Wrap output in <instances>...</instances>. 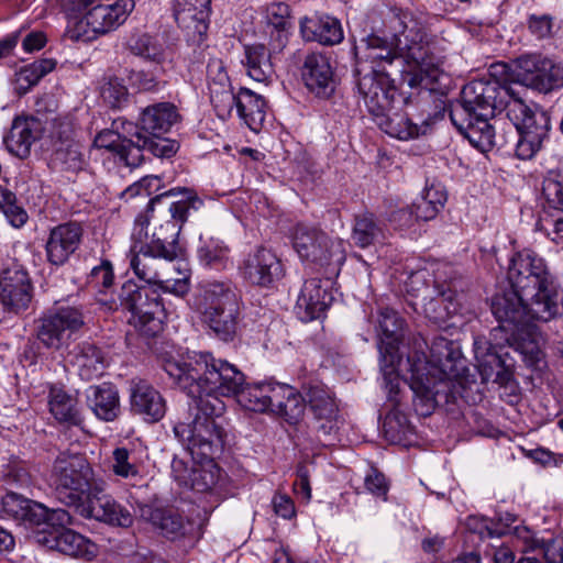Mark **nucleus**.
<instances>
[{
	"label": "nucleus",
	"instance_id": "4be33fe9",
	"mask_svg": "<svg viewBox=\"0 0 563 563\" xmlns=\"http://www.w3.org/2000/svg\"><path fill=\"white\" fill-rule=\"evenodd\" d=\"M129 404L133 415L146 422L162 420L166 413V401L162 394L147 380L133 378L129 385Z\"/></svg>",
	"mask_w": 563,
	"mask_h": 563
},
{
	"label": "nucleus",
	"instance_id": "c9c22d12",
	"mask_svg": "<svg viewBox=\"0 0 563 563\" xmlns=\"http://www.w3.org/2000/svg\"><path fill=\"white\" fill-rule=\"evenodd\" d=\"M267 104L265 99L249 88L238 91L236 114L253 132H260L266 118Z\"/></svg>",
	"mask_w": 563,
	"mask_h": 563
},
{
	"label": "nucleus",
	"instance_id": "f03ea898",
	"mask_svg": "<svg viewBox=\"0 0 563 563\" xmlns=\"http://www.w3.org/2000/svg\"><path fill=\"white\" fill-rule=\"evenodd\" d=\"M367 20L354 53L358 63L369 64L371 73H388L387 68L400 56L427 74L438 67L431 38L410 12L390 8L371 13Z\"/></svg>",
	"mask_w": 563,
	"mask_h": 563
},
{
	"label": "nucleus",
	"instance_id": "338daca9",
	"mask_svg": "<svg viewBox=\"0 0 563 563\" xmlns=\"http://www.w3.org/2000/svg\"><path fill=\"white\" fill-rule=\"evenodd\" d=\"M113 473L121 477L135 476L139 473L137 466L132 461V452L126 448H117L113 453Z\"/></svg>",
	"mask_w": 563,
	"mask_h": 563
},
{
	"label": "nucleus",
	"instance_id": "680f3d73",
	"mask_svg": "<svg viewBox=\"0 0 563 563\" xmlns=\"http://www.w3.org/2000/svg\"><path fill=\"white\" fill-rule=\"evenodd\" d=\"M161 187L162 179L158 176L148 175L130 185L124 191H122L121 198L125 201L135 197L147 198L153 194H156Z\"/></svg>",
	"mask_w": 563,
	"mask_h": 563
},
{
	"label": "nucleus",
	"instance_id": "39448f33",
	"mask_svg": "<svg viewBox=\"0 0 563 563\" xmlns=\"http://www.w3.org/2000/svg\"><path fill=\"white\" fill-rule=\"evenodd\" d=\"M224 411V402L217 397L190 399L188 421L175 423V437L198 462L214 459L224 451L228 438Z\"/></svg>",
	"mask_w": 563,
	"mask_h": 563
},
{
	"label": "nucleus",
	"instance_id": "5fc2aeb1",
	"mask_svg": "<svg viewBox=\"0 0 563 563\" xmlns=\"http://www.w3.org/2000/svg\"><path fill=\"white\" fill-rule=\"evenodd\" d=\"M0 210L14 228H22L27 222V212L16 203L15 194L2 185H0Z\"/></svg>",
	"mask_w": 563,
	"mask_h": 563
},
{
	"label": "nucleus",
	"instance_id": "c756f323",
	"mask_svg": "<svg viewBox=\"0 0 563 563\" xmlns=\"http://www.w3.org/2000/svg\"><path fill=\"white\" fill-rule=\"evenodd\" d=\"M241 320L240 302L200 318L207 333L223 343L236 339Z\"/></svg>",
	"mask_w": 563,
	"mask_h": 563
},
{
	"label": "nucleus",
	"instance_id": "20e7f679",
	"mask_svg": "<svg viewBox=\"0 0 563 563\" xmlns=\"http://www.w3.org/2000/svg\"><path fill=\"white\" fill-rule=\"evenodd\" d=\"M164 369L192 400L236 396L245 385V375L238 366L210 352H200L189 362L167 360Z\"/></svg>",
	"mask_w": 563,
	"mask_h": 563
},
{
	"label": "nucleus",
	"instance_id": "7ed1b4c3",
	"mask_svg": "<svg viewBox=\"0 0 563 563\" xmlns=\"http://www.w3.org/2000/svg\"><path fill=\"white\" fill-rule=\"evenodd\" d=\"M409 387L413 409L421 417L430 416L437 406L463 397V375L466 369L461 351L443 336L433 339L429 358L408 356Z\"/></svg>",
	"mask_w": 563,
	"mask_h": 563
},
{
	"label": "nucleus",
	"instance_id": "473e14b6",
	"mask_svg": "<svg viewBox=\"0 0 563 563\" xmlns=\"http://www.w3.org/2000/svg\"><path fill=\"white\" fill-rule=\"evenodd\" d=\"M180 114L172 102L151 104L142 110L139 123L141 130L152 136H162L179 122Z\"/></svg>",
	"mask_w": 563,
	"mask_h": 563
},
{
	"label": "nucleus",
	"instance_id": "72a5a7b5",
	"mask_svg": "<svg viewBox=\"0 0 563 563\" xmlns=\"http://www.w3.org/2000/svg\"><path fill=\"white\" fill-rule=\"evenodd\" d=\"M1 508L13 520L30 526L42 525L46 514L44 505L13 492L1 497Z\"/></svg>",
	"mask_w": 563,
	"mask_h": 563
},
{
	"label": "nucleus",
	"instance_id": "b1692460",
	"mask_svg": "<svg viewBox=\"0 0 563 563\" xmlns=\"http://www.w3.org/2000/svg\"><path fill=\"white\" fill-rule=\"evenodd\" d=\"M301 78L309 91L319 98H329L335 89L334 74L327 54L311 52L305 56Z\"/></svg>",
	"mask_w": 563,
	"mask_h": 563
},
{
	"label": "nucleus",
	"instance_id": "a878e982",
	"mask_svg": "<svg viewBox=\"0 0 563 563\" xmlns=\"http://www.w3.org/2000/svg\"><path fill=\"white\" fill-rule=\"evenodd\" d=\"M134 9V0H117L111 4H99L85 15L86 25L96 34H106L125 22Z\"/></svg>",
	"mask_w": 563,
	"mask_h": 563
},
{
	"label": "nucleus",
	"instance_id": "bb28decb",
	"mask_svg": "<svg viewBox=\"0 0 563 563\" xmlns=\"http://www.w3.org/2000/svg\"><path fill=\"white\" fill-rule=\"evenodd\" d=\"M68 362L76 367L84 380H92L102 375L106 368V356L93 341L85 340L76 343L67 353Z\"/></svg>",
	"mask_w": 563,
	"mask_h": 563
},
{
	"label": "nucleus",
	"instance_id": "603ef678",
	"mask_svg": "<svg viewBox=\"0 0 563 563\" xmlns=\"http://www.w3.org/2000/svg\"><path fill=\"white\" fill-rule=\"evenodd\" d=\"M242 407L254 412L269 411L267 383L262 382L254 385H244L236 395Z\"/></svg>",
	"mask_w": 563,
	"mask_h": 563
},
{
	"label": "nucleus",
	"instance_id": "cd10ccee",
	"mask_svg": "<svg viewBox=\"0 0 563 563\" xmlns=\"http://www.w3.org/2000/svg\"><path fill=\"white\" fill-rule=\"evenodd\" d=\"M505 341L522 355L528 366L537 367L543 360V336L533 321L506 333Z\"/></svg>",
	"mask_w": 563,
	"mask_h": 563
},
{
	"label": "nucleus",
	"instance_id": "dca6fc26",
	"mask_svg": "<svg viewBox=\"0 0 563 563\" xmlns=\"http://www.w3.org/2000/svg\"><path fill=\"white\" fill-rule=\"evenodd\" d=\"M449 117L456 130L482 152H488L494 147L505 150L509 143L508 139L496 136L494 126L488 122L490 118L471 115L461 107H451Z\"/></svg>",
	"mask_w": 563,
	"mask_h": 563
},
{
	"label": "nucleus",
	"instance_id": "423d86ee",
	"mask_svg": "<svg viewBox=\"0 0 563 563\" xmlns=\"http://www.w3.org/2000/svg\"><path fill=\"white\" fill-rule=\"evenodd\" d=\"M103 481L82 454L59 453L49 473V486L56 499L77 510L89 495L101 490Z\"/></svg>",
	"mask_w": 563,
	"mask_h": 563
},
{
	"label": "nucleus",
	"instance_id": "6ab92c4d",
	"mask_svg": "<svg viewBox=\"0 0 563 563\" xmlns=\"http://www.w3.org/2000/svg\"><path fill=\"white\" fill-rule=\"evenodd\" d=\"M239 302L236 287L231 280H208L196 287L190 306L201 318Z\"/></svg>",
	"mask_w": 563,
	"mask_h": 563
},
{
	"label": "nucleus",
	"instance_id": "2eb2a0df",
	"mask_svg": "<svg viewBox=\"0 0 563 563\" xmlns=\"http://www.w3.org/2000/svg\"><path fill=\"white\" fill-rule=\"evenodd\" d=\"M241 277L252 286L269 288L284 277L285 271L276 253L265 246H256L239 264Z\"/></svg>",
	"mask_w": 563,
	"mask_h": 563
},
{
	"label": "nucleus",
	"instance_id": "a211bd4d",
	"mask_svg": "<svg viewBox=\"0 0 563 563\" xmlns=\"http://www.w3.org/2000/svg\"><path fill=\"white\" fill-rule=\"evenodd\" d=\"M357 90L368 112L376 117H385L398 95L389 73L363 76L357 80Z\"/></svg>",
	"mask_w": 563,
	"mask_h": 563
},
{
	"label": "nucleus",
	"instance_id": "09e8293b",
	"mask_svg": "<svg viewBox=\"0 0 563 563\" xmlns=\"http://www.w3.org/2000/svg\"><path fill=\"white\" fill-rule=\"evenodd\" d=\"M45 130V142L48 150L78 142L76 139L75 119L70 114L54 117Z\"/></svg>",
	"mask_w": 563,
	"mask_h": 563
},
{
	"label": "nucleus",
	"instance_id": "f704fd0d",
	"mask_svg": "<svg viewBox=\"0 0 563 563\" xmlns=\"http://www.w3.org/2000/svg\"><path fill=\"white\" fill-rule=\"evenodd\" d=\"M266 21L269 31V45L273 52H282L288 43L291 29L290 7L285 2H273L266 7Z\"/></svg>",
	"mask_w": 563,
	"mask_h": 563
},
{
	"label": "nucleus",
	"instance_id": "37998d69",
	"mask_svg": "<svg viewBox=\"0 0 563 563\" xmlns=\"http://www.w3.org/2000/svg\"><path fill=\"white\" fill-rule=\"evenodd\" d=\"M305 401L313 417H331L339 415V406L334 394L322 383L313 382L303 387Z\"/></svg>",
	"mask_w": 563,
	"mask_h": 563
},
{
	"label": "nucleus",
	"instance_id": "0eeeda50",
	"mask_svg": "<svg viewBox=\"0 0 563 563\" xmlns=\"http://www.w3.org/2000/svg\"><path fill=\"white\" fill-rule=\"evenodd\" d=\"M102 302L110 310L129 311V323L144 338H155L164 329L167 313L161 292L153 285L139 286L128 280L122 285L118 299Z\"/></svg>",
	"mask_w": 563,
	"mask_h": 563
},
{
	"label": "nucleus",
	"instance_id": "79ce46f5",
	"mask_svg": "<svg viewBox=\"0 0 563 563\" xmlns=\"http://www.w3.org/2000/svg\"><path fill=\"white\" fill-rule=\"evenodd\" d=\"M245 59L243 64L247 75L255 81L268 82L275 70L271 60V53L264 44L245 46Z\"/></svg>",
	"mask_w": 563,
	"mask_h": 563
},
{
	"label": "nucleus",
	"instance_id": "58836bf2",
	"mask_svg": "<svg viewBox=\"0 0 563 563\" xmlns=\"http://www.w3.org/2000/svg\"><path fill=\"white\" fill-rule=\"evenodd\" d=\"M404 319L391 308H382L378 317V328L382 333L378 350L380 356L388 354V349L394 347L396 355H399V343L404 336Z\"/></svg>",
	"mask_w": 563,
	"mask_h": 563
},
{
	"label": "nucleus",
	"instance_id": "f257e3e1",
	"mask_svg": "<svg viewBox=\"0 0 563 563\" xmlns=\"http://www.w3.org/2000/svg\"><path fill=\"white\" fill-rule=\"evenodd\" d=\"M510 289L496 292L490 310L505 333L529 321L549 322L563 313V291L545 261L534 251L515 253L508 265Z\"/></svg>",
	"mask_w": 563,
	"mask_h": 563
},
{
	"label": "nucleus",
	"instance_id": "69168bd1",
	"mask_svg": "<svg viewBox=\"0 0 563 563\" xmlns=\"http://www.w3.org/2000/svg\"><path fill=\"white\" fill-rule=\"evenodd\" d=\"M2 479L10 485L27 486L31 483V476L25 465L18 460L10 461L2 465Z\"/></svg>",
	"mask_w": 563,
	"mask_h": 563
},
{
	"label": "nucleus",
	"instance_id": "a18cd8bd",
	"mask_svg": "<svg viewBox=\"0 0 563 563\" xmlns=\"http://www.w3.org/2000/svg\"><path fill=\"white\" fill-rule=\"evenodd\" d=\"M181 228L177 222L173 223L166 220L164 223L155 228L152 239L148 242L156 251H161L163 260L174 261L180 253L181 247L178 242Z\"/></svg>",
	"mask_w": 563,
	"mask_h": 563
},
{
	"label": "nucleus",
	"instance_id": "9b49d317",
	"mask_svg": "<svg viewBox=\"0 0 563 563\" xmlns=\"http://www.w3.org/2000/svg\"><path fill=\"white\" fill-rule=\"evenodd\" d=\"M514 81L540 93L563 88V65L540 54H527L515 59Z\"/></svg>",
	"mask_w": 563,
	"mask_h": 563
},
{
	"label": "nucleus",
	"instance_id": "ea45409f",
	"mask_svg": "<svg viewBox=\"0 0 563 563\" xmlns=\"http://www.w3.org/2000/svg\"><path fill=\"white\" fill-rule=\"evenodd\" d=\"M54 548L66 555L91 560L97 553V547L85 536L71 530L62 529L54 536Z\"/></svg>",
	"mask_w": 563,
	"mask_h": 563
},
{
	"label": "nucleus",
	"instance_id": "de8ad7c7",
	"mask_svg": "<svg viewBox=\"0 0 563 563\" xmlns=\"http://www.w3.org/2000/svg\"><path fill=\"white\" fill-rule=\"evenodd\" d=\"M126 47L131 54L156 64H162L166 58L165 45L157 36L148 33L132 34L126 42Z\"/></svg>",
	"mask_w": 563,
	"mask_h": 563
},
{
	"label": "nucleus",
	"instance_id": "4468645a",
	"mask_svg": "<svg viewBox=\"0 0 563 563\" xmlns=\"http://www.w3.org/2000/svg\"><path fill=\"white\" fill-rule=\"evenodd\" d=\"M34 297V285L27 269L12 263L0 273V306L11 314L26 311Z\"/></svg>",
	"mask_w": 563,
	"mask_h": 563
},
{
	"label": "nucleus",
	"instance_id": "9d476101",
	"mask_svg": "<svg viewBox=\"0 0 563 563\" xmlns=\"http://www.w3.org/2000/svg\"><path fill=\"white\" fill-rule=\"evenodd\" d=\"M292 246L301 261L319 267L339 269L345 262L344 242L331 239L322 230L297 224L292 233Z\"/></svg>",
	"mask_w": 563,
	"mask_h": 563
},
{
	"label": "nucleus",
	"instance_id": "5701e85b",
	"mask_svg": "<svg viewBox=\"0 0 563 563\" xmlns=\"http://www.w3.org/2000/svg\"><path fill=\"white\" fill-rule=\"evenodd\" d=\"M82 235L84 228L76 221L52 228L45 244L47 262L55 266L64 265L78 250Z\"/></svg>",
	"mask_w": 563,
	"mask_h": 563
},
{
	"label": "nucleus",
	"instance_id": "f8f14e48",
	"mask_svg": "<svg viewBox=\"0 0 563 563\" xmlns=\"http://www.w3.org/2000/svg\"><path fill=\"white\" fill-rule=\"evenodd\" d=\"M507 90L496 79H477L466 84L461 91V99L451 107H461L468 114L493 118L497 109H505Z\"/></svg>",
	"mask_w": 563,
	"mask_h": 563
},
{
	"label": "nucleus",
	"instance_id": "412c9836",
	"mask_svg": "<svg viewBox=\"0 0 563 563\" xmlns=\"http://www.w3.org/2000/svg\"><path fill=\"white\" fill-rule=\"evenodd\" d=\"M211 0H172L175 21L188 41L200 43L209 27Z\"/></svg>",
	"mask_w": 563,
	"mask_h": 563
},
{
	"label": "nucleus",
	"instance_id": "1a4fd4ad",
	"mask_svg": "<svg viewBox=\"0 0 563 563\" xmlns=\"http://www.w3.org/2000/svg\"><path fill=\"white\" fill-rule=\"evenodd\" d=\"M85 325L79 306L62 305L45 309L33 321V335L46 350L58 352Z\"/></svg>",
	"mask_w": 563,
	"mask_h": 563
},
{
	"label": "nucleus",
	"instance_id": "ddd939ff",
	"mask_svg": "<svg viewBox=\"0 0 563 563\" xmlns=\"http://www.w3.org/2000/svg\"><path fill=\"white\" fill-rule=\"evenodd\" d=\"M150 216L139 213L134 220L132 230V245L129 252L130 267L134 274L147 285L161 283V275L156 268V260L163 258L161 251L147 243V228Z\"/></svg>",
	"mask_w": 563,
	"mask_h": 563
},
{
	"label": "nucleus",
	"instance_id": "6e6d98bb",
	"mask_svg": "<svg viewBox=\"0 0 563 563\" xmlns=\"http://www.w3.org/2000/svg\"><path fill=\"white\" fill-rule=\"evenodd\" d=\"M152 520L168 539H177L185 534L184 519L176 512L157 509L153 512Z\"/></svg>",
	"mask_w": 563,
	"mask_h": 563
},
{
	"label": "nucleus",
	"instance_id": "c85d7f7f",
	"mask_svg": "<svg viewBox=\"0 0 563 563\" xmlns=\"http://www.w3.org/2000/svg\"><path fill=\"white\" fill-rule=\"evenodd\" d=\"M86 402L93 415L106 422L117 420L121 413L119 390L109 382L89 386L86 390Z\"/></svg>",
	"mask_w": 563,
	"mask_h": 563
},
{
	"label": "nucleus",
	"instance_id": "774afa93",
	"mask_svg": "<svg viewBox=\"0 0 563 563\" xmlns=\"http://www.w3.org/2000/svg\"><path fill=\"white\" fill-rule=\"evenodd\" d=\"M210 102L214 109L217 117L227 120L232 115L233 110L238 107V92L233 90L210 96Z\"/></svg>",
	"mask_w": 563,
	"mask_h": 563
},
{
	"label": "nucleus",
	"instance_id": "6e6552de",
	"mask_svg": "<svg viewBox=\"0 0 563 563\" xmlns=\"http://www.w3.org/2000/svg\"><path fill=\"white\" fill-rule=\"evenodd\" d=\"M506 112L516 130V134L510 132L515 156L521 161L532 159L548 136L549 114L540 108H531L520 98L509 100Z\"/></svg>",
	"mask_w": 563,
	"mask_h": 563
},
{
	"label": "nucleus",
	"instance_id": "f3484780",
	"mask_svg": "<svg viewBox=\"0 0 563 563\" xmlns=\"http://www.w3.org/2000/svg\"><path fill=\"white\" fill-rule=\"evenodd\" d=\"M203 205L192 190L185 187H175L164 191L147 201L146 208L141 213H147L150 220L153 218L155 208L158 207L162 211H167L169 221L177 224L183 229L187 222L191 211L199 210Z\"/></svg>",
	"mask_w": 563,
	"mask_h": 563
},
{
	"label": "nucleus",
	"instance_id": "bf43d9fd",
	"mask_svg": "<svg viewBox=\"0 0 563 563\" xmlns=\"http://www.w3.org/2000/svg\"><path fill=\"white\" fill-rule=\"evenodd\" d=\"M312 431L316 433V445H331L336 439L338 415H332L331 417H313Z\"/></svg>",
	"mask_w": 563,
	"mask_h": 563
},
{
	"label": "nucleus",
	"instance_id": "8fccbe9b",
	"mask_svg": "<svg viewBox=\"0 0 563 563\" xmlns=\"http://www.w3.org/2000/svg\"><path fill=\"white\" fill-rule=\"evenodd\" d=\"M213 460L198 462L200 466L192 470L190 481L194 490L198 493L212 492L220 485L223 474Z\"/></svg>",
	"mask_w": 563,
	"mask_h": 563
},
{
	"label": "nucleus",
	"instance_id": "4c0bfd02",
	"mask_svg": "<svg viewBox=\"0 0 563 563\" xmlns=\"http://www.w3.org/2000/svg\"><path fill=\"white\" fill-rule=\"evenodd\" d=\"M197 257L201 265L214 271H224L233 264L230 246L216 236H200Z\"/></svg>",
	"mask_w": 563,
	"mask_h": 563
},
{
	"label": "nucleus",
	"instance_id": "0e129e2a",
	"mask_svg": "<svg viewBox=\"0 0 563 563\" xmlns=\"http://www.w3.org/2000/svg\"><path fill=\"white\" fill-rule=\"evenodd\" d=\"M554 18L550 14H529L527 27L538 40L550 38L554 34Z\"/></svg>",
	"mask_w": 563,
	"mask_h": 563
},
{
	"label": "nucleus",
	"instance_id": "4d7b16f0",
	"mask_svg": "<svg viewBox=\"0 0 563 563\" xmlns=\"http://www.w3.org/2000/svg\"><path fill=\"white\" fill-rule=\"evenodd\" d=\"M545 207L563 212V173L550 174L542 184Z\"/></svg>",
	"mask_w": 563,
	"mask_h": 563
},
{
	"label": "nucleus",
	"instance_id": "49530a36",
	"mask_svg": "<svg viewBox=\"0 0 563 563\" xmlns=\"http://www.w3.org/2000/svg\"><path fill=\"white\" fill-rule=\"evenodd\" d=\"M351 238L357 247L366 249L379 242L384 231L373 213L364 212L355 216Z\"/></svg>",
	"mask_w": 563,
	"mask_h": 563
},
{
	"label": "nucleus",
	"instance_id": "2f4dec72",
	"mask_svg": "<svg viewBox=\"0 0 563 563\" xmlns=\"http://www.w3.org/2000/svg\"><path fill=\"white\" fill-rule=\"evenodd\" d=\"M300 34L307 42L335 45L343 40V30L338 19L330 15L305 16L299 23Z\"/></svg>",
	"mask_w": 563,
	"mask_h": 563
},
{
	"label": "nucleus",
	"instance_id": "3c124183",
	"mask_svg": "<svg viewBox=\"0 0 563 563\" xmlns=\"http://www.w3.org/2000/svg\"><path fill=\"white\" fill-rule=\"evenodd\" d=\"M387 351L388 354L386 356H380L384 387L387 390L389 401H391L394 406H398L400 404V399L398 398L400 393V378L397 373V366L401 361V356L395 354L394 347H389Z\"/></svg>",
	"mask_w": 563,
	"mask_h": 563
},
{
	"label": "nucleus",
	"instance_id": "864d4df0",
	"mask_svg": "<svg viewBox=\"0 0 563 563\" xmlns=\"http://www.w3.org/2000/svg\"><path fill=\"white\" fill-rule=\"evenodd\" d=\"M56 64V60L53 58H41L23 66L18 73L16 78L20 88L27 90L37 85L44 76L55 69Z\"/></svg>",
	"mask_w": 563,
	"mask_h": 563
},
{
	"label": "nucleus",
	"instance_id": "a19ab883",
	"mask_svg": "<svg viewBox=\"0 0 563 563\" xmlns=\"http://www.w3.org/2000/svg\"><path fill=\"white\" fill-rule=\"evenodd\" d=\"M48 166L56 172L76 175L85 168L86 159L79 142L51 148Z\"/></svg>",
	"mask_w": 563,
	"mask_h": 563
},
{
	"label": "nucleus",
	"instance_id": "e2e57ef3",
	"mask_svg": "<svg viewBox=\"0 0 563 563\" xmlns=\"http://www.w3.org/2000/svg\"><path fill=\"white\" fill-rule=\"evenodd\" d=\"M128 95V88L118 77H108L101 86V97L112 108L120 107L126 101Z\"/></svg>",
	"mask_w": 563,
	"mask_h": 563
},
{
	"label": "nucleus",
	"instance_id": "052dcab7",
	"mask_svg": "<svg viewBox=\"0 0 563 563\" xmlns=\"http://www.w3.org/2000/svg\"><path fill=\"white\" fill-rule=\"evenodd\" d=\"M135 136L136 141L126 137L118 153L119 158L130 167L140 166L144 159L143 152L147 150L144 145L145 136L139 132L135 133Z\"/></svg>",
	"mask_w": 563,
	"mask_h": 563
},
{
	"label": "nucleus",
	"instance_id": "393cba45",
	"mask_svg": "<svg viewBox=\"0 0 563 563\" xmlns=\"http://www.w3.org/2000/svg\"><path fill=\"white\" fill-rule=\"evenodd\" d=\"M329 280L319 278L305 280L296 302V313L305 322L321 318L333 300L328 289Z\"/></svg>",
	"mask_w": 563,
	"mask_h": 563
},
{
	"label": "nucleus",
	"instance_id": "c03bdc74",
	"mask_svg": "<svg viewBox=\"0 0 563 563\" xmlns=\"http://www.w3.org/2000/svg\"><path fill=\"white\" fill-rule=\"evenodd\" d=\"M431 119L432 115L430 113L426 117L420 115L418 120L421 125H419L418 122H412L407 114L394 113L393 115H387L382 125L384 131L391 137L407 141L426 133V128L429 125Z\"/></svg>",
	"mask_w": 563,
	"mask_h": 563
},
{
	"label": "nucleus",
	"instance_id": "aec40b11",
	"mask_svg": "<svg viewBox=\"0 0 563 563\" xmlns=\"http://www.w3.org/2000/svg\"><path fill=\"white\" fill-rule=\"evenodd\" d=\"M104 485L103 483L100 492L89 495L76 511L86 519H95L117 527H131L132 514L112 496L104 494Z\"/></svg>",
	"mask_w": 563,
	"mask_h": 563
},
{
	"label": "nucleus",
	"instance_id": "e433bc0d",
	"mask_svg": "<svg viewBox=\"0 0 563 563\" xmlns=\"http://www.w3.org/2000/svg\"><path fill=\"white\" fill-rule=\"evenodd\" d=\"M48 407L49 412L59 423L78 427L84 422L78 399L60 387L49 388Z\"/></svg>",
	"mask_w": 563,
	"mask_h": 563
},
{
	"label": "nucleus",
	"instance_id": "7c9ffc66",
	"mask_svg": "<svg viewBox=\"0 0 563 563\" xmlns=\"http://www.w3.org/2000/svg\"><path fill=\"white\" fill-rule=\"evenodd\" d=\"M44 128L35 117L14 119L5 144L10 152L20 158H26L32 145L42 136Z\"/></svg>",
	"mask_w": 563,
	"mask_h": 563
},
{
	"label": "nucleus",
	"instance_id": "13d9d810",
	"mask_svg": "<svg viewBox=\"0 0 563 563\" xmlns=\"http://www.w3.org/2000/svg\"><path fill=\"white\" fill-rule=\"evenodd\" d=\"M390 483L377 467L369 466L364 475V492L387 501Z\"/></svg>",
	"mask_w": 563,
	"mask_h": 563
}]
</instances>
